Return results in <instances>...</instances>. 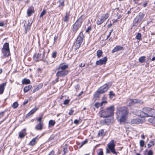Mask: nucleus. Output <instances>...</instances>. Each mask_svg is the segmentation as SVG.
Returning <instances> with one entry per match:
<instances>
[{"label":"nucleus","mask_w":155,"mask_h":155,"mask_svg":"<svg viewBox=\"0 0 155 155\" xmlns=\"http://www.w3.org/2000/svg\"><path fill=\"white\" fill-rule=\"evenodd\" d=\"M128 113L127 109L125 107H120L117 109V113L120 124L125 123L127 118Z\"/></svg>","instance_id":"nucleus-1"},{"label":"nucleus","mask_w":155,"mask_h":155,"mask_svg":"<svg viewBox=\"0 0 155 155\" xmlns=\"http://www.w3.org/2000/svg\"><path fill=\"white\" fill-rule=\"evenodd\" d=\"M114 107L111 105L107 109L100 111L99 114L100 116L103 117H112L114 115Z\"/></svg>","instance_id":"nucleus-2"},{"label":"nucleus","mask_w":155,"mask_h":155,"mask_svg":"<svg viewBox=\"0 0 155 155\" xmlns=\"http://www.w3.org/2000/svg\"><path fill=\"white\" fill-rule=\"evenodd\" d=\"M115 144L113 140H111L107 145V147L106 148V153H110L111 151L113 154L117 155V153L115 151Z\"/></svg>","instance_id":"nucleus-3"},{"label":"nucleus","mask_w":155,"mask_h":155,"mask_svg":"<svg viewBox=\"0 0 155 155\" xmlns=\"http://www.w3.org/2000/svg\"><path fill=\"white\" fill-rule=\"evenodd\" d=\"M151 108L149 107H144L142 109V111L140 112V116L142 118L149 117V113Z\"/></svg>","instance_id":"nucleus-4"},{"label":"nucleus","mask_w":155,"mask_h":155,"mask_svg":"<svg viewBox=\"0 0 155 155\" xmlns=\"http://www.w3.org/2000/svg\"><path fill=\"white\" fill-rule=\"evenodd\" d=\"M109 13H106L102 15L100 18L97 19L96 21L97 24L99 25L103 23L109 16Z\"/></svg>","instance_id":"nucleus-5"},{"label":"nucleus","mask_w":155,"mask_h":155,"mask_svg":"<svg viewBox=\"0 0 155 155\" xmlns=\"http://www.w3.org/2000/svg\"><path fill=\"white\" fill-rule=\"evenodd\" d=\"M111 86V84L110 83H108L101 87L98 89L101 93L103 94L107 91Z\"/></svg>","instance_id":"nucleus-6"},{"label":"nucleus","mask_w":155,"mask_h":155,"mask_svg":"<svg viewBox=\"0 0 155 155\" xmlns=\"http://www.w3.org/2000/svg\"><path fill=\"white\" fill-rule=\"evenodd\" d=\"M81 25V23L79 22L78 21H76L73 25L72 27V33L74 35Z\"/></svg>","instance_id":"nucleus-7"},{"label":"nucleus","mask_w":155,"mask_h":155,"mask_svg":"<svg viewBox=\"0 0 155 155\" xmlns=\"http://www.w3.org/2000/svg\"><path fill=\"white\" fill-rule=\"evenodd\" d=\"M129 102L128 105L131 106L136 104H142L143 101L141 100H139L137 99H130L128 100Z\"/></svg>","instance_id":"nucleus-8"},{"label":"nucleus","mask_w":155,"mask_h":155,"mask_svg":"<svg viewBox=\"0 0 155 155\" xmlns=\"http://www.w3.org/2000/svg\"><path fill=\"white\" fill-rule=\"evenodd\" d=\"M69 72L68 70L61 71L59 70L56 74V76L58 77H64L68 74Z\"/></svg>","instance_id":"nucleus-9"},{"label":"nucleus","mask_w":155,"mask_h":155,"mask_svg":"<svg viewBox=\"0 0 155 155\" xmlns=\"http://www.w3.org/2000/svg\"><path fill=\"white\" fill-rule=\"evenodd\" d=\"M107 61V58L106 57H104L99 60L97 61L95 64L97 65H101L104 64L106 63Z\"/></svg>","instance_id":"nucleus-10"},{"label":"nucleus","mask_w":155,"mask_h":155,"mask_svg":"<svg viewBox=\"0 0 155 155\" xmlns=\"http://www.w3.org/2000/svg\"><path fill=\"white\" fill-rule=\"evenodd\" d=\"M141 21L137 16L134 19L133 22V26H136L141 24Z\"/></svg>","instance_id":"nucleus-11"},{"label":"nucleus","mask_w":155,"mask_h":155,"mask_svg":"<svg viewBox=\"0 0 155 155\" xmlns=\"http://www.w3.org/2000/svg\"><path fill=\"white\" fill-rule=\"evenodd\" d=\"M84 38V35L82 32L81 31L78 37L77 38V40L76 41L81 44L83 42Z\"/></svg>","instance_id":"nucleus-12"},{"label":"nucleus","mask_w":155,"mask_h":155,"mask_svg":"<svg viewBox=\"0 0 155 155\" xmlns=\"http://www.w3.org/2000/svg\"><path fill=\"white\" fill-rule=\"evenodd\" d=\"M26 129L24 128L21 131L18 133L19 137L20 138H23L26 135L27 133L26 132Z\"/></svg>","instance_id":"nucleus-13"},{"label":"nucleus","mask_w":155,"mask_h":155,"mask_svg":"<svg viewBox=\"0 0 155 155\" xmlns=\"http://www.w3.org/2000/svg\"><path fill=\"white\" fill-rule=\"evenodd\" d=\"M123 49H124V48L122 46L120 45H117L112 50V53H114Z\"/></svg>","instance_id":"nucleus-14"},{"label":"nucleus","mask_w":155,"mask_h":155,"mask_svg":"<svg viewBox=\"0 0 155 155\" xmlns=\"http://www.w3.org/2000/svg\"><path fill=\"white\" fill-rule=\"evenodd\" d=\"M2 52L3 57L4 58L9 56L10 54V50H2Z\"/></svg>","instance_id":"nucleus-15"},{"label":"nucleus","mask_w":155,"mask_h":155,"mask_svg":"<svg viewBox=\"0 0 155 155\" xmlns=\"http://www.w3.org/2000/svg\"><path fill=\"white\" fill-rule=\"evenodd\" d=\"M6 82H4L0 84V94H3L6 86Z\"/></svg>","instance_id":"nucleus-16"},{"label":"nucleus","mask_w":155,"mask_h":155,"mask_svg":"<svg viewBox=\"0 0 155 155\" xmlns=\"http://www.w3.org/2000/svg\"><path fill=\"white\" fill-rule=\"evenodd\" d=\"M68 66L67 65H63L61 64L58 66V69L61 71H66L65 70L68 68Z\"/></svg>","instance_id":"nucleus-17"},{"label":"nucleus","mask_w":155,"mask_h":155,"mask_svg":"<svg viewBox=\"0 0 155 155\" xmlns=\"http://www.w3.org/2000/svg\"><path fill=\"white\" fill-rule=\"evenodd\" d=\"M142 120L139 118L133 119L131 121V123L134 124H138L142 123Z\"/></svg>","instance_id":"nucleus-18"},{"label":"nucleus","mask_w":155,"mask_h":155,"mask_svg":"<svg viewBox=\"0 0 155 155\" xmlns=\"http://www.w3.org/2000/svg\"><path fill=\"white\" fill-rule=\"evenodd\" d=\"M59 3V4L58 7L60 9H62L64 6V0H59L58 1V3Z\"/></svg>","instance_id":"nucleus-19"},{"label":"nucleus","mask_w":155,"mask_h":155,"mask_svg":"<svg viewBox=\"0 0 155 155\" xmlns=\"http://www.w3.org/2000/svg\"><path fill=\"white\" fill-rule=\"evenodd\" d=\"M107 102L105 101H103L101 103L97 102L94 104V106L97 108H98L99 107L102 106L103 104L107 103Z\"/></svg>","instance_id":"nucleus-20"},{"label":"nucleus","mask_w":155,"mask_h":155,"mask_svg":"<svg viewBox=\"0 0 155 155\" xmlns=\"http://www.w3.org/2000/svg\"><path fill=\"white\" fill-rule=\"evenodd\" d=\"M41 56L40 54H35L33 56V59L35 61H38L40 60V58Z\"/></svg>","instance_id":"nucleus-21"},{"label":"nucleus","mask_w":155,"mask_h":155,"mask_svg":"<svg viewBox=\"0 0 155 155\" xmlns=\"http://www.w3.org/2000/svg\"><path fill=\"white\" fill-rule=\"evenodd\" d=\"M73 47L74 48L75 50H76L78 49L80 47L81 44L79 42H77L76 41L74 43Z\"/></svg>","instance_id":"nucleus-22"},{"label":"nucleus","mask_w":155,"mask_h":155,"mask_svg":"<svg viewBox=\"0 0 155 155\" xmlns=\"http://www.w3.org/2000/svg\"><path fill=\"white\" fill-rule=\"evenodd\" d=\"M40 137H41L38 138V136L35 138H33L30 142V144L32 146L34 145L35 143L36 140L39 139Z\"/></svg>","instance_id":"nucleus-23"},{"label":"nucleus","mask_w":155,"mask_h":155,"mask_svg":"<svg viewBox=\"0 0 155 155\" xmlns=\"http://www.w3.org/2000/svg\"><path fill=\"white\" fill-rule=\"evenodd\" d=\"M111 121V120L104 119V120H101L100 121V124L102 125H105Z\"/></svg>","instance_id":"nucleus-24"},{"label":"nucleus","mask_w":155,"mask_h":155,"mask_svg":"<svg viewBox=\"0 0 155 155\" xmlns=\"http://www.w3.org/2000/svg\"><path fill=\"white\" fill-rule=\"evenodd\" d=\"M105 135L104 130L103 129L100 130L98 133V137H103Z\"/></svg>","instance_id":"nucleus-25"},{"label":"nucleus","mask_w":155,"mask_h":155,"mask_svg":"<svg viewBox=\"0 0 155 155\" xmlns=\"http://www.w3.org/2000/svg\"><path fill=\"white\" fill-rule=\"evenodd\" d=\"M69 12H66V15L63 18V20L64 22H67L69 21Z\"/></svg>","instance_id":"nucleus-26"},{"label":"nucleus","mask_w":155,"mask_h":155,"mask_svg":"<svg viewBox=\"0 0 155 155\" xmlns=\"http://www.w3.org/2000/svg\"><path fill=\"white\" fill-rule=\"evenodd\" d=\"M150 111V113L149 114V117H155V110L151 108V110Z\"/></svg>","instance_id":"nucleus-27"},{"label":"nucleus","mask_w":155,"mask_h":155,"mask_svg":"<svg viewBox=\"0 0 155 155\" xmlns=\"http://www.w3.org/2000/svg\"><path fill=\"white\" fill-rule=\"evenodd\" d=\"M24 26L25 30V32L26 33L27 31L30 29V27L31 26V24L28 25V24H27V22H25V23L24 24Z\"/></svg>","instance_id":"nucleus-28"},{"label":"nucleus","mask_w":155,"mask_h":155,"mask_svg":"<svg viewBox=\"0 0 155 155\" xmlns=\"http://www.w3.org/2000/svg\"><path fill=\"white\" fill-rule=\"evenodd\" d=\"M2 50H10L9 46V43L7 42L5 43L3 45Z\"/></svg>","instance_id":"nucleus-29"},{"label":"nucleus","mask_w":155,"mask_h":155,"mask_svg":"<svg viewBox=\"0 0 155 155\" xmlns=\"http://www.w3.org/2000/svg\"><path fill=\"white\" fill-rule=\"evenodd\" d=\"M85 18V16L84 15H81L79 18L76 21H78L79 22L81 23V24H82L83 20Z\"/></svg>","instance_id":"nucleus-30"},{"label":"nucleus","mask_w":155,"mask_h":155,"mask_svg":"<svg viewBox=\"0 0 155 155\" xmlns=\"http://www.w3.org/2000/svg\"><path fill=\"white\" fill-rule=\"evenodd\" d=\"M99 91H100L98 89V90L95 93L94 95V98H97L99 97L100 96V94H102Z\"/></svg>","instance_id":"nucleus-31"},{"label":"nucleus","mask_w":155,"mask_h":155,"mask_svg":"<svg viewBox=\"0 0 155 155\" xmlns=\"http://www.w3.org/2000/svg\"><path fill=\"white\" fill-rule=\"evenodd\" d=\"M43 124L39 123L35 127V129L37 130H41L42 129Z\"/></svg>","instance_id":"nucleus-32"},{"label":"nucleus","mask_w":155,"mask_h":155,"mask_svg":"<svg viewBox=\"0 0 155 155\" xmlns=\"http://www.w3.org/2000/svg\"><path fill=\"white\" fill-rule=\"evenodd\" d=\"M30 81L29 79L25 78L23 79L22 80V83L23 84H30Z\"/></svg>","instance_id":"nucleus-33"},{"label":"nucleus","mask_w":155,"mask_h":155,"mask_svg":"<svg viewBox=\"0 0 155 155\" xmlns=\"http://www.w3.org/2000/svg\"><path fill=\"white\" fill-rule=\"evenodd\" d=\"M32 86L31 85H28L25 86L24 89V93H26L28 92L31 88Z\"/></svg>","instance_id":"nucleus-34"},{"label":"nucleus","mask_w":155,"mask_h":155,"mask_svg":"<svg viewBox=\"0 0 155 155\" xmlns=\"http://www.w3.org/2000/svg\"><path fill=\"white\" fill-rule=\"evenodd\" d=\"M68 146L67 144H65V146L63 147V151L64 152L65 154H66L68 152V150L67 148Z\"/></svg>","instance_id":"nucleus-35"},{"label":"nucleus","mask_w":155,"mask_h":155,"mask_svg":"<svg viewBox=\"0 0 155 155\" xmlns=\"http://www.w3.org/2000/svg\"><path fill=\"white\" fill-rule=\"evenodd\" d=\"M55 124V122L54 120H50L49 122V126L50 127H53Z\"/></svg>","instance_id":"nucleus-36"},{"label":"nucleus","mask_w":155,"mask_h":155,"mask_svg":"<svg viewBox=\"0 0 155 155\" xmlns=\"http://www.w3.org/2000/svg\"><path fill=\"white\" fill-rule=\"evenodd\" d=\"M155 143L154 142V140H150L149 143L147 144L148 147L150 148L152 147V146L154 145Z\"/></svg>","instance_id":"nucleus-37"},{"label":"nucleus","mask_w":155,"mask_h":155,"mask_svg":"<svg viewBox=\"0 0 155 155\" xmlns=\"http://www.w3.org/2000/svg\"><path fill=\"white\" fill-rule=\"evenodd\" d=\"M34 12V10H32L31 9H29L27 11L28 16L29 17L31 16L32 13Z\"/></svg>","instance_id":"nucleus-38"},{"label":"nucleus","mask_w":155,"mask_h":155,"mask_svg":"<svg viewBox=\"0 0 155 155\" xmlns=\"http://www.w3.org/2000/svg\"><path fill=\"white\" fill-rule=\"evenodd\" d=\"M102 51L101 50H98L97 52V56L98 58H100L102 54Z\"/></svg>","instance_id":"nucleus-39"},{"label":"nucleus","mask_w":155,"mask_h":155,"mask_svg":"<svg viewBox=\"0 0 155 155\" xmlns=\"http://www.w3.org/2000/svg\"><path fill=\"white\" fill-rule=\"evenodd\" d=\"M145 56H142L140 57L139 59V61L141 63H143L145 60Z\"/></svg>","instance_id":"nucleus-40"},{"label":"nucleus","mask_w":155,"mask_h":155,"mask_svg":"<svg viewBox=\"0 0 155 155\" xmlns=\"http://www.w3.org/2000/svg\"><path fill=\"white\" fill-rule=\"evenodd\" d=\"M144 14L142 13H140L139 15H137V16L138 17V18L140 19L141 21L142 19L144 18Z\"/></svg>","instance_id":"nucleus-41"},{"label":"nucleus","mask_w":155,"mask_h":155,"mask_svg":"<svg viewBox=\"0 0 155 155\" xmlns=\"http://www.w3.org/2000/svg\"><path fill=\"white\" fill-rule=\"evenodd\" d=\"M142 36L141 34L140 33H138L136 36V38L137 40L140 41Z\"/></svg>","instance_id":"nucleus-42"},{"label":"nucleus","mask_w":155,"mask_h":155,"mask_svg":"<svg viewBox=\"0 0 155 155\" xmlns=\"http://www.w3.org/2000/svg\"><path fill=\"white\" fill-rule=\"evenodd\" d=\"M88 141L87 139H86L84 141H82L81 142V144L80 145L79 147L80 148L82 147L84 144L87 143Z\"/></svg>","instance_id":"nucleus-43"},{"label":"nucleus","mask_w":155,"mask_h":155,"mask_svg":"<svg viewBox=\"0 0 155 155\" xmlns=\"http://www.w3.org/2000/svg\"><path fill=\"white\" fill-rule=\"evenodd\" d=\"M18 104L17 102H15L12 105V107L14 109L16 108L18 106Z\"/></svg>","instance_id":"nucleus-44"},{"label":"nucleus","mask_w":155,"mask_h":155,"mask_svg":"<svg viewBox=\"0 0 155 155\" xmlns=\"http://www.w3.org/2000/svg\"><path fill=\"white\" fill-rule=\"evenodd\" d=\"M99 151L97 153L98 155H103L104 153L102 148H100L99 149Z\"/></svg>","instance_id":"nucleus-45"},{"label":"nucleus","mask_w":155,"mask_h":155,"mask_svg":"<svg viewBox=\"0 0 155 155\" xmlns=\"http://www.w3.org/2000/svg\"><path fill=\"white\" fill-rule=\"evenodd\" d=\"M46 13V11L44 9L42 12L41 13L40 15V17L41 18Z\"/></svg>","instance_id":"nucleus-46"},{"label":"nucleus","mask_w":155,"mask_h":155,"mask_svg":"<svg viewBox=\"0 0 155 155\" xmlns=\"http://www.w3.org/2000/svg\"><path fill=\"white\" fill-rule=\"evenodd\" d=\"M109 95L110 98H111L113 96H115V95L112 91H111L109 92Z\"/></svg>","instance_id":"nucleus-47"},{"label":"nucleus","mask_w":155,"mask_h":155,"mask_svg":"<svg viewBox=\"0 0 155 155\" xmlns=\"http://www.w3.org/2000/svg\"><path fill=\"white\" fill-rule=\"evenodd\" d=\"M43 86V84L42 83H40L38 84L36 87L38 90L40 89Z\"/></svg>","instance_id":"nucleus-48"},{"label":"nucleus","mask_w":155,"mask_h":155,"mask_svg":"<svg viewBox=\"0 0 155 155\" xmlns=\"http://www.w3.org/2000/svg\"><path fill=\"white\" fill-rule=\"evenodd\" d=\"M7 110H4L3 111L0 112V119L2 118L4 115V113H5Z\"/></svg>","instance_id":"nucleus-49"},{"label":"nucleus","mask_w":155,"mask_h":155,"mask_svg":"<svg viewBox=\"0 0 155 155\" xmlns=\"http://www.w3.org/2000/svg\"><path fill=\"white\" fill-rule=\"evenodd\" d=\"M140 147H143L144 144V141L143 140H141L140 142Z\"/></svg>","instance_id":"nucleus-50"},{"label":"nucleus","mask_w":155,"mask_h":155,"mask_svg":"<svg viewBox=\"0 0 155 155\" xmlns=\"http://www.w3.org/2000/svg\"><path fill=\"white\" fill-rule=\"evenodd\" d=\"M57 55V52L56 51H54L52 54V57L53 58H55L56 57Z\"/></svg>","instance_id":"nucleus-51"},{"label":"nucleus","mask_w":155,"mask_h":155,"mask_svg":"<svg viewBox=\"0 0 155 155\" xmlns=\"http://www.w3.org/2000/svg\"><path fill=\"white\" fill-rule=\"evenodd\" d=\"M38 109V107H35L34 109H32L30 111L33 114L35 112V111Z\"/></svg>","instance_id":"nucleus-52"},{"label":"nucleus","mask_w":155,"mask_h":155,"mask_svg":"<svg viewBox=\"0 0 155 155\" xmlns=\"http://www.w3.org/2000/svg\"><path fill=\"white\" fill-rule=\"evenodd\" d=\"M42 117H40L38 118L37 119V120L39 122V123L43 124V122L41 121Z\"/></svg>","instance_id":"nucleus-53"},{"label":"nucleus","mask_w":155,"mask_h":155,"mask_svg":"<svg viewBox=\"0 0 155 155\" xmlns=\"http://www.w3.org/2000/svg\"><path fill=\"white\" fill-rule=\"evenodd\" d=\"M69 102V100L68 99L65 100L64 102V104L65 105L68 104Z\"/></svg>","instance_id":"nucleus-54"},{"label":"nucleus","mask_w":155,"mask_h":155,"mask_svg":"<svg viewBox=\"0 0 155 155\" xmlns=\"http://www.w3.org/2000/svg\"><path fill=\"white\" fill-rule=\"evenodd\" d=\"M80 120H81V119L80 118H79V120H78L76 119L74 121V122L75 124H78L79 123Z\"/></svg>","instance_id":"nucleus-55"},{"label":"nucleus","mask_w":155,"mask_h":155,"mask_svg":"<svg viewBox=\"0 0 155 155\" xmlns=\"http://www.w3.org/2000/svg\"><path fill=\"white\" fill-rule=\"evenodd\" d=\"M91 30V27H89L86 30V33H89L90 31Z\"/></svg>","instance_id":"nucleus-56"},{"label":"nucleus","mask_w":155,"mask_h":155,"mask_svg":"<svg viewBox=\"0 0 155 155\" xmlns=\"http://www.w3.org/2000/svg\"><path fill=\"white\" fill-rule=\"evenodd\" d=\"M33 114L30 111L28 114H27L26 115V117H29L31 115H32Z\"/></svg>","instance_id":"nucleus-57"},{"label":"nucleus","mask_w":155,"mask_h":155,"mask_svg":"<svg viewBox=\"0 0 155 155\" xmlns=\"http://www.w3.org/2000/svg\"><path fill=\"white\" fill-rule=\"evenodd\" d=\"M48 155H55L54 151L53 150H51Z\"/></svg>","instance_id":"nucleus-58"},{"label":"nucleus","mask_w":155,"mask_h":155,"mask_svg":"<svg viewBox=\"0 0 155 155\" xmlns=\"http://www.w3.org/2000/svg\"><path fill=\"white\" fill-rule=\"evenodd\" d=\"M153 153L151 150H149L148 152L147 155H153Z\"/></svg>","instance_id":"nucleus-59"},{"label":"nucleus","mask_w":155,"mask_h":155,"mask_svg":"<svg viewBox=\"0 0 155 155\" xmlns=\"http://www.w3.org/2000/svg\"><path fill=\"white\" fill-rule=\"evenodd\" d=\"M43 56H42V58H43V59H44L46 58H47V55L46 56H45V51H43Z\"/></svg>","instance_id":"nucleus-60"},{"label":"nucleus","mask_w":155,"mask_h":155,"mask_svg":"<svg viewBox=\"0 0 155 155\" xmlns=\"http://www.w3.org/2000/svg\"><path fill=\"white\" fill-rule=\"evenodd\" d=\"M74 110H70L69 113H68V114L69 115H71L73 114V113L74 112Z\"/></svg>","instance_id":"nucleus-61"},{"label":"nucleus","mask_w":155,"mask_h":155,"mask_svg":"<svg viewBox=\"0 0 155 155\" xmlns=\"http://www.w3.org/2000/svg\"><path fill=\"white\" fill-rule=\"evenodd\" d=\"M59 77H58L57 78H56V79H55V80L53 81V82L54 83H55L57 82H58L59 81Z\"/></svg>","instance_id":"nucleus-62"},{"label":"nucleus","mask_w":155,"mask_h":155,"mask_svg":"<svg viewBox=\"0 0 155 155\" xmlns=\"http://www.w3.org/2000/svg\"><path fill=\"white\" fill-rule=\"evenodd\" d=\"M28 100H25L24 102H23V104L24 105H25V104H27V103H28Z\"/></svg>","instance_id":"nucleus-63"},{"label":"nucleus","mask_w":155,"mask_h":155,"mask_svg":"<svg viewBox=\"0 0 155 155\" xmlns=\"http://www.w3.org/2000/svg\"><path fill=\"white\" fill-rule=\"evenodd\" d=\"M111 35V32H109V33L108 35L107 36V37L105 39V40H107V39H108V38H110Z\"/></svg>","instance_id":"nucleus-64"}]
</instances>
